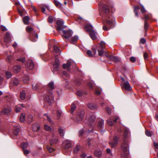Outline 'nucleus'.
I'll return each instance as SVG.
<instances>
[{
	"label": "nucleus",
	"mask_w": 158,
	"mask_h": 158,
	"mask_svg": "<svg viewBox=\"0 0 158 158\" xmlns=\"http://www.w3.org/2000/svg\"><path fill=\"white\" fill-rule=\"evenodd\" d=\"M87 106L88 108L92 110H95L98 108L97 106L93 104L89 103L88 104Z\"/></svg>",
	"instance_id": "19"
},
{
	"label": "nucleus",
	"mask_w": 158,
	"mask_h": 158,
	"mask_svg": "<svg viewBox=\"0 0 158 158\" xmlns=\"http://www.w3.org/2000/svg\"><path fill=\"white\" fill-rule=\"evenodd\" d=\"M143 57L144 59L146 60H147L148 57V54L146 52H145L143 54Z\"/></svg>",
	"instance_id": "61"
},
{
	"label": "nucleus",
	"mask_w": 158,
	"mask_h": 158,
	"mask_svg": "<svg viewBox=\"0 0 158 158\" xmlns=\"http://www.w3.org/2000/svg\"><path fill=\"white\" fill-rule=\"evenodd\" d=\"M11 37L10 34L7 32L5 37L4 40L5 43H7L10 41Z\"/></svg>",
	"instance_id": "17"
},
{
	"label": "nucleus",
	"mask_w": 158,
	"mask_h": 158,
	"mask_svg": "<svg viewBox=\"0 0 158 158\" xmlns=\"http://www.w3.org/2000/svg\"><path fill=\"white\" fill-rule=\"evenodd\" d=\"M154 146L155 148L158 149V143L156 142L154 143Z\"/></svg>",
	"instance_id": "64"
},
{
	"label": "nucleus",
	"mask_w": 158,
	"mask_h": 158,
	"mask_svg": "<svg viewBox=\"0 0 158 158\" xmlns=\"http://www.w3.org/2000/svg\"><path fill=\"white\" fill-rule=\"evenodd\" d=\"M85 27L89 32V34L91 38L94 40L96 39L97 34L94 30L92 29L93 26L90 24H87Z\"/></svg>",
	"instance_id": "4"
},
{
	"label": "nucleus",
	"mask_w": 158,
	"mask_h": 158,
	"mask_svg": "<svg viewBox=\"0 0 158 158\" xmlns=\"http://www.w3.org/2000/svg\"><path fill=\"white\" fill-rule=\"evenodd\" d=\"M26 31L28 32L30 35V40L33 42H35L38 38V35L35 33V31L33 28L29 26L26 27Z\"/></svg>",
	"instance_id": "3"
},
{
	"label": "nucleus",
	"mask_w": 158,
	"mask_h": 158,
	"mask_svg": "<svg viewBox=\"0 0 158 158\" xmlns=\"http://www.w3.org/2000/svg\"><path fill=\"white\" fill-rule=\"evenodd\" d=\"M140 42L142 44H144L146 42V40L144 38H142L141 39Z\"/></svg>",
	"instance_id": "62"
},
{
	"label": "nucleus",
	"mask_w": 158,
	"mask_h": 158,
	"mask_svg": "<svg viewBox=\"0 0 158 158\" xmlns=\"http://www.w3.org/2000/svg\"><path fill=\"white\" fill-rule=\"evenodd\" d=\"M121 150L124 152L123 154L125 155H127L128 154V143L126 139H123V141L121 146Z\"/></svg>",
	"instance_id": "5"
},
{
	"label": "nucleus",
	"mask_w": 158,
	"mask_h": 158,
	"mask_svg": "<svg viewBox=\"0 0 158 158\" xmlns=\"http://www.w3.org/2000/svg\"><path fill=\"white\" fill-rule=\"evenodd\" d=\"M28 146V143L26 142H23L21 143V147L23 149L26 148Z\"/></svg>",
	"instance_id": "45"
},
{
	"label": "nucleus",
	"mask_w": 158,
	"mask_h": 158,
	"mask_svg": "<svg viewBox=\"0 0 158 158\" xmlns=\"http://www.w3.org/2000/svg\"><path fill=\"white\" fill-rule=\"evenodd\" d=\"M129 132V131L127 129H125L124 131V139H125V138H126L128 135V134Z\"/></svg>",
	"instance_id": "49"
},
{
	"label": "nucleus",
	"mask_w": 158,
	"mask_h": 158,
	"mask_svg": "<svg viewBox=\"0 0 158 158\" xmlns=\"http://www.w3.org/2000/svg\"><path fill=\"white\" fill-rule=\"evenodd\" d=\"M17 60L20 61L22 63H24L26 61L25 57H20L19 58H17Z\"/></svg>",
	"instance_id": "46"
},
{
	"label": "nucleus",
	"mask_w": 158,
	"mask_h": 158,
	"mask_svg": "<svg viewBox=\"0 0 158 158\" xmlns=\"http://www.w3.org/2000/svg\"><path fill=\"white\" fill-rule=\"evenodd\" d=\"M148 27V22L147 21L145 20L144 21V29L145 31H146L147 30Z\"/></svg>",
	"instance_id": "52"
},
{
	"label": "nucleus",
	"mask_w": 158,
	"mask_h": 158,
	"mask_svg": "<svg viewBox=\"0 0 158 158\" xmlns=\"http://www.w3.org/2000/svg\"><path fill=\"white\" fill-rule=\"evenodd\" d=\"M118 118V117H116L114 119H113V118H110L107 120V123L109 125L112 126L116 122Z\"/></svg>",
	"instance_id": "15"
},
{
	"label": "nucleus",
	"mask_w": 158,
	"mask_h": 158,
	"mask_svg": "<svg viewBox=\"0 0 158 158\" xmlns=\"http://www.w3.org/2000/svg\"><path fill=\"white\" fill-rule=\"evenodd\" d=\"M29 19V17L27 16H26L23 18V20L24 24L27 25L28 24Z\"/></svg>",
	"instance_id": "27"
},
{
	"label": "nucleus",
	"mask_w": 158,
	"mask_h": 158,
	"mask_svg": "<svg viewBox=\"0 0 158 158\" xmlns=\"http://www.w3.org/2000/svg\"><path fill=\"white\" fill-rule=\"evenodd\" d=\"M64 24V21L62 19H60L56 21V24L57 26L56 27L57 30L60 32L63 30L64 29L63 24Z\"/></svg>",
	"instance_id": "6"
},
{
	"label": "nucleus",
	"mask_w": 158,
	"mask_h": 158,
	"mask_svg": "<svg viewBox=\"0 0 158 158\" xmlns=\"http://www.w3.org/2000/svg\"><path fill=\"white\" fill-rule=\"evenodd\" d=\"M10 111V109L9 108H6L4 109L2 111V112L4 113L5 114H9Z\"/></svg>",
	"instance_id": "38"
},
{
	"label": "nucleus",
	"mask_w": 158,
	"mask_h": 158,
	"mask_svg": "<svg viewBox=\"0 0 158 158\" xmlns=\"http://www.w3.org/2000/svg\"><path fill=\"white\" fill-rule=\"evenodd\" d=\"M6 76L7 78L9 79L11 77L12 74L10 72L7 71L6 72Z\"/></svg>",
	"instance_id": "48"
},
{
	"label": "nucleus",
	"mask_w": 158,
	"mask_h": 158,
	"mask_svg": "<svg viewBox=\"0 0 158 158\" xmlns=\"http://www.w3.org/2000/svg\"><path fill=\"white\" fill-rule=\"evenodd\" d=\"M56 116L57 119H59L61 117V112L59 109H57L56 110Z\"/></svg>",
	"instance_id": "33"
},
{
	"label": "nucleus",
	"mask_w": 158,
	"mask_h": 158,
	"mask_svg": "<svg viewBox=\"0 0 158 158\" xmlns=\"http://www.w3.org/2000/svg\"><path fill=\"white\" fill-rule=\"evenodd\" d=\"M84 116V112L83 111L77 112L75 117L74 120L77 123H80L83 118Z\"/></svg>",
	"instance_id": "7"
},
{
	"label": "nucleus",
	"mask_w": 158,
	"mask_h": 158,
	"mask_svg": "<svg viewBox=\"0 0 158 158\" xmlns=\"http://www.w3.org/2000/svg\"><path fill=\"white\" fill-rule=\"evenodd\" d=\"M10 83L13 84L15 85H17L19 83V80L16 78H13L12 79Z\"/></svg>",
	"instance_id": "20"
},
{
	"label": "nucleus",
	"mask_w": 158,
	"mask_h": 158,
	"mask_svg": "<svg viewBox=\"0 0 158 158\" xmlns=\"http://www.w3.org/2000/svg\"><path fill=\"white\" fill-rule=\"evenodd\" d=\"M47 148L49 152H52L54 151V149L49 146H47Z\"/></svg>",
	"instance_id": "55"
},
{
	"label": "nucleus",
	"mask_w": 158,
	"mask_h": 158,
	"mask_svg": "<svg viewBox=\"0 0 158 158\" xmlns=\"http://www.w3.org/2000/svg\"><path fill=\"white\" fill-rule=\"evenodd\" d=\"M20 131L19 128L17 127H15L13 129V136L12 137L13 139H16L19 138L18 134Z\"/></svg>",
	"instance_id": "10"
},
{
	"label": "nucleus",
	"mask_w": 158,
	"mask_h": 158,
	"mask_svg": "<svg viewBox=\"0 0 158 158\" xmlns=\"http://www.w3.org/2000/svg\"><path fill=\"white\" fill-rule=\"evenodd\" d=\"M122 88L123 89H125L128 91H131L132 89V88L128 81H126L123 83Z\"/></svg>",
	"instance_id": "13"
},
{
	"label": "nucleus",
	"mask_w": 158,
	"mask_h": 158,
	"mask_svg": "<svg viewBox=\"0 0 158 158\" xmlns=\"http://www.w3.org/2000/svg\"><path fill=\"white\" fill-rule=\"evenodd\" d=\"M118 138L116 136H114L113 139L109 142V144L111 147H114L118 143Z\"/></svg>",
	"instance_id": "12"
},
{
	"label": "nucleus",
	"mask_w": 158,
	"mask_h": 158,
	"mask_svg": "<svg viewBox=\"0 0 158 158\" xmlns=\"http://www.w3.org/2000/svg\"><path fill=\"white\" fill-rule=\"evenodd\" d=\"M54 49L55 52L56 53H60V50L57 46H54Z\"/></svg>",
	"instance_id": "51"
},
{
	"label": "nucleus",
	"mask_w": 158,
	"mask_h": 158,
	"mask_svg": "<svg viewBox=\"0 0 158 158\" xmlns=\"http://www.w3.org/2000/svg\"><path fill=\"white\" fill-rule=\"evenodd\" d=\"M130 60L132 63H134L136 61V58L135 57L132 56L130 58Z\"/></svg>",
	"instance_id": "59"
},
{
	"label": "nucleus",
	"mask_w": 158,
	"mask_h": 158,
	"mask_svg": "<svg viewBox=\"0 0 158 158\" xmlns=\"http://www.w3.org/2000/svg\"><path fill=\"white\" fill-rule=\"evenodd\" d=\"M23 107V104H21L20 105H18L16 107L15 110L16 112H18L20 111V109L21 108Z\"/></svg>",
	"instance_id": "32"
},
{
	"label": "nucleus",
	"mask_w": 158,
	"mask_h": 158,
	"mask_svg": "<svg viewBox=\"0 0 158 158\" xmlns=\"http://www.w3.org/2000/svg\"><path fill=\"white\" fill-rule=\"evenodd\" d=\"M54 83L51 81L48 85L47 92L44 98V100L48 102L49 104H51L53 102L54 98L51 91L54 89Z\"/></svg>",
	"instance_id": "2"
},
{
	"label": "nucleus",
	"mask_w": 158,
	"mask_h": 158,
	"mask_svg": "<svg viewBox=\"0 0 158 158\" xmlns=\"http://www.w3.org/2000/svg\"><path fill=\"white\" fill-rule=\"evenodd\" d=\"M76 106L75 104L73 103H72L71 106V109L70 111V113L71 114H72L75 110L76 108Z\"/></svg>",
	"instance_id": "35"
},
{
	"label": "nucleus",
	"mask_w": 158,
	"mask_h": 158,
	"mask_svg": "<svg viewBox=\"0 0 158 158\" xmlns=\"http://www.w3.org/2000/svg\"><path fill=\"white\" fill-rule=\"evenodd\" d=\"M44 128L46 131H52V128L51 127L46 124L44 125Z\"/></svg>",
	"instance_id": "37"
},
{
	"label": "nucleus",
	"mask_w": 158,
	"mask_h": 158,
	"mask_svg": "<svg viewBox=\"0 0 158 158\" xmlns=\"http://www.w3.org/2000/svg\"><path fill=\"white\" fill-rule=\"evenodd\" d=\"M87 53L88 55V56L90 57H92L93 55L92 54V52L89 50H88L87 51Z\"/></svg>",
	"instance_id": "57"
},
{
	"label": "nucleus",
	"mask_w": 158,
	"mask_h": 158,
	"mask_svg": "<svg viewBox=\"0 0 158 158\" xmlns=\"http://www.w3.org/2000/svg\"><path fill=\"white\" fill-rule=\"evenodd\" d=\"M77 94L80 96H82L85 94H86V93L85 92H84L81 91H79L77 92Z\"/></svg>",
	"instance_id": "41"
},
{
	"label": "nucleus",
	"mask_w": 158,
	"mask_h": 158,
	"mask_svg": "<svg viewBox=\"0 0 158 158\" xmlns=\"http://www.w3.org/2000/svg\"><path fill=\"white\" fill-rule=\"evenodd\" d=\"M25 98V94L24 91H22L20 92V98L22 100H23Z\"/></svg>",
	"instance_id": "29"
},
{
	"label": "nucleus",
	"mask_w": 158,
	"mask_h": 158,
	"mask_svg": "<svg viewBox=\"0 0 158 158\" xmlns=\"http://www.w3.org/2000/svg\"><path fill=\"white\" fill-rule=\"evenodd\" d=\"M44 118L45 119H47L48 121H49L50 123L53 124V122L52 120L51 117L49 116L47 114H46L44 115Z\"/></svg>",
	"instance_id": "24"
},
{
	"label": "nucleus",
	"mask_w": 158,
	"mask_h": 158,
	"mask_svg": "<svg viewBox=\"0 0 158 158\" xmlns=\"http://www.w3.org/2000/svg\"><path fill=\"white\" fill-rule=\"evenodd\" d=\"M105 46V43L103 42H101L100 44H98V48H99L100 49H103L104 48Z\"/></svg>",
	"instance_id": "30"
},
{
	"label": "nucleus",
	"mask_w": 158,
	"mask_h": 158,
	"mask_svg": "<svg viewBox=\"0 0 158 158\" xmlns=\"http://www.w3.org/2000/svg\"><path fill=\"white\" fill-rule=\"evenodd\" d=\"M81 147L79 145H77L73 149V152L75 153H77L80 149Z\"/></svg>",
	"instance_id": "36"
},
{
	"label": "nucleus",
	"mask_w": 158,
	"mask_h": 158,
	"mask_svg": "<svg viewBox=\"0 0 158 158\" xmlns=\"http://www.w3.org/2000/svg\"><path fill=\"white\" fill-rule=\"evenodd\" d=\"M102 8L104 13L102 17L103 24V29L105 31H107L114 27L115 19L114 17L109 14V10L108 6L104 5Z\"/></svg>",
	"instance_id": "1"
},
{
	"label": "nucleus",
	"mask_w": 158,
	"mask_h": 158,
	"mask_svg": "<svg viewBox=\"0 0 158 158\" xmlns=\"http://www.w3.org/2000/svg\"><path fill=\"white\" fill-rule=\"evenodd\" d=\"M40 86L39 84H36L33 85V89L35 90H37L38 89H39Z\"/></svg>",
	"instance_id": "47"
},
{
	"label": "nucleus",
	"mask_w": 158,
	"mask_h": 158,
	"mask_svg": "<svg viewBox=\"0 0 158 158\" xmlns=\"http://www.w3.org/2000/svg\"><path fill=\"white\" fill-rule=\"evenodd\" d=\"M110 60L115 62H117L119 61V59L118 57L113 56H112L110 57Z\"/></svg>",
	"instance_id": "31"
},
{
	"label": "nucleus",
	"mask_w": 158,
	"mask_h": 158,
	"mask_svg": "<svg viewBox=\"0 0 158 158\" xmlns=\"http://www.w3.org/2000/svg\"><path fill=\"white\" fill-rule=\"evenodd\" d=\"M104 121L102 119L99 120L98 125V127L99 128L101 129L104 127Z\"/></svg>",
	"instance_id": "26"
},
{
	"label": "nucleus",
	"mask_w": 158,
	"mask_h": 158,
	"mask_svg": "<svg viewBox=\"0 0 158 158\" xmlns=\"http://www.w3.org/2000/svg\"><path fill=\"white\" fill-rule=\"evenodd\" d=\"M63 146L64 149H69L72 146L71 141L69 140H65L63 142Z\"/></svg>",
	"instance_id": "11"
},
{
	"label": "nucleus",
	"mask_w": 158,
	"mask_h": 158,
	"mask_svg": "<svg viewBox=\"0 0 158 158\" xmlns=\"http://www.w3.org/2000/svg\"><path fill=\"white\" fill-rule=\"evenodd\" d=\"M4 86V81L3 78L0 76V88H2Z\"/></svg>",
	"instance_id": "34"
},
{
	"label": "nucleus",
	"mask_w": 158,
	"mask_h": 158,
	"mask_svg": "<svg viewBox=\"0 0 158 158\" xmlns=\"http://www.w3.org/2000/svg\"><path fill=\"white\" fill-rule=\"evenodd\" d=\"M29 81V77L28 76H26L23 78V81L24 83L27 84Z\"/></svg>",
	"instance_id": "40"
},
{
	"label": "nucleus",
	"mask_w": 158,
	"mask_h": 158,
	"mask_svg": "<svg viewBox=\"0 0 158 158\" xmlns=\"http://www.w3.org/2000/svg\"><path fill=\"white\" fill-rule=\"evenodd\" d=\"M106 151L108 154H110V155H112V153L111 152V150L110 148L107 149Z\"/></svg>",
	"instance_id": "63"
},
{
	"label": "nucleus",
	"mask_w": 158,
	"mask_h": 158,
	"mask_svg": "<svg viewBox=\"0 0 158 158\" xmlns=\"http://www.w3.org/2000/svg\"><path fill=\"white\" fill-rule=\"evenodd\" d=\"M48 22L50 23H52L53 21V18L52 16H49L48 19Z\"/></svg>",
	"instance_id": "58"
},
{
	"label": "nucleus",
	"mask_w": 158,
	"mask_h": 158,
	"mask_svg": "<svg viewBox=\"0 0 158 158\" xmlns=\"http://www.w3.org/2000/svg\"><path fill=\"white\" fill-rule=\"evenodd\" d=\"M139 9V8L137 6H135L134 9V12L135 13V15L136 16L138 17V13L137 12L138 10Z\"/></svg>",
	"instance_id": "43"
},
{
	"label": "nucleus",
	"mask_w": 158,
	"mask_h": 158,
	"mask_svg": "<svg viewBox=\"0 0 158 158\" xmlns=\"http://www.w3.org/2000/svg\"><path fill=\"white\" fill-rule=\"evenodd\" d=\"M71 65V62H68L66 64H64L63 65V67L64 69H66L68 71H69Z\"/></svg>",
	"instance_id": "18"
},
{
	"label": "nucleus",
	"mask_w": 158,
	"mask_h": 158,
	"mask_svg": "<svg viewBox=\"0 0 158 158\" xmlns=\"http://www.w3.org/2000/svg\"><path fill=\"white\" fill-rule=\"evenodd\" d=\"M40 129V126L38 124L35 123L32 126L33 130L34 131H38Z\"/></svg>",
	"instance_id": "22"
},
{
	"label": "nucleus",
	"mask_w": 158,
	"mask_h": 158,
	"mask_svg": "<svg viewBox=\"0 0 158 158\" xmlns=\"http://www.w3.org/2000/svg\"><path fill=\"white\" fill-rule=\"evenodd\" d=\"M54 3L56 6H61L62 4L56 0L54 1Z\"/></svg>",
	"instance_id": "53"
},
{
	"label": "nucleus",
	"mask_w": 158,
	"mask_h": 158,
	"mask_svg": "<svg viewBox=\"0 0 158 158\" xmlns=\"http://www.w3.org/2000/svg\"><path fill=\"white\" fill-rule=\"evenodd\" d=\"M20 119L22 122H24L25 121V115L23 113L21 115Z\"/></svg>",
	"instance_id": "42"
},
{
	"label": "nucleus",
	"mask_w": 158,
	"mask_h": 158,
	"mask_svg": "<svg viewBox=\"0 0 158 158\" xmlns=\"http://www.w3.org/2000/svg\"><path fill=\"white\" fill-rule=\"evenodd\" d=\"M23 151L24 155L26 156H27L30 153V151L27 149H23Z\"/></svg>",
	"instance_id": "56"
},
{
	"label": "nucleus",
	"mask_w": 158,
	"mask_h": 158,
	"mask_svg": "<svg viewBox=\"0 0 158 158\" xmlns=\"http://www.w3.org/2000/svg\"><path fill=\"white\" fill-rule=\"evenodd\" d=\"M102 49H100L99 48H98V55L99 56H101L103 54L104 52Z\"/></svg>",
	"instance_id": "50"
},
{
	"label": "nucleus",
	"mask_w": 158,
	"mask_h": 158,
	"mask_svg": "<svg viewBox=\"0 0 158 158\" xmlns=\"http://www.w3.org/2000/svg\"><path fill=\"white\" fill-rule=\"evenodd\" d=\"M60 62L59 60L56 57L55 58V62H54L53 66L55 70L57 71L58 70Z\"/></svg>",
	"instance_id": "14"
},
{
	"label": "nucleus",
	"mask_w": 158,
	"mask_h": 158,
	"mask_svg": "<svg viewBox=\"0 0 158 158\" xmlns=\"http://www.w3.org/2000/svg\"><path fill=\"white\" fill-rule=\"evenodd\" d=\"M145 134L148 137H150L152 135L151 132L147 130L146 131Z\"/></svg>",
	"instance_id": "60"
},
{
	"label": "nucleus",
	"mask_w": 158,
	"mask_h": 158,
	"mask_svg": "<svg viewBox=\"0 0 158 158\" xmlns=\"http://www.w3.org/2000/svg\"><path fill=\"white\" fill-rule=\"evenodd\" d=\"M87 118L88 121V123L89 125H91L92 123L94 122L95 119V117L94 115H92L90 116H87Z\"/></svg>",
	"instance_id": "16"
},
{
	"label": "nucleus",
	"mask_w": 158,
	"mask_h": 158,
	"mask_svg": "<svg viewBox=\"0 0 158 158\" xmlns=\"http://www.w3.org/2000/svg\"><path fill=\"white\" fill-rule=\"evenodd\" d=\"M59 141L58 139L57 138H54L50 140V143L51 145H54L55 143H58Z\"/></svg>",
	"instance_id": "25"
},
{
	"label": "nucleus",
	"mask_w": 158,
	"mask_h": 158,
	"mask_svg": "<svg viewBox=\"0 0 158 158\" xmlns=\"http://www.w3.org/2000/svg\"><path fill=\"white\" fill-rule=\"evenodd\" d=\"M94 154L96 156L99 157L101 156L102 152L100 149H98L95 151Z\"/></svg>",
	"instance_id": "23"
},
{
	"label": "nucleus",
	"mask_w": 158,
	"mask_h": 158,
	"mask_svg": "<svg viewBox=\"0 0 158 158\" xmlns=\"http://www.w3.org/2000/svg\"><path fill=\"white\" fill-rule=\"evenodd\" d=\"M32 121V115H29L28 118V123H31Z\"/></svg>",
	"instance_id": "54"
},
{
	"label": "nucleus",
	"mask_w": 158,
	"mask_h": 158,
	"mask_svg": "<svg viewBox=\"0 0 158 158\" xmlns=\"http://www.w3.org/2000/svg\"><path fill=\"white\" fill-rule=\"evenodd\" d=\"M14 60L13 57L11 56H7L6 58V61L9 63L11 62Z\"/></svg>",
	"instance_id": "39"
},
{
	"label": "nucleus",
	"mask_w": 158,
	"mask_h": 158,
	"mask_svg": "<svg viewBox=\"0 0 158 158\" xmlns=\"http://www.w3.org/2000/svg\"><path fill=\"white\" fill-rule=\"evenodd\" d=\"M78 37L77 36L75 35L72 38V40L71 43L72 44H74L75 43L77 40Z\"/></svg>",
	"instance_id": "28"
},
{
	"label": "nucleus",
	"mask_w": 158,
	"mask_h": 158,
	"mask_svg": "<svg viewBox=\"0 0 158 158\" xmlns=\"http://www.w3.org/2000/svg\"><path fill=\"white\" fill-rule=\"evenodd\" d=\"M34 67V64L31 60L29 59L27 61L26 68L27 71L32 69Z\"/></svg>",
	"instance_id": "8"
},
{
	"label": "nucleus",
	"mask_w": 158,
	"mask_h": 158,
	"mask_svg": "<svg viewBox=\"0 0 158 158\" xmlns=\"http://www.w3.org/2000/svg\"><path fill=\"white\" fill-rule=\"evenodd\" d=\"M21 68V66L19 65L15 66L13 68V71L15 73H17L20 71Z\"/></svg>",
	"instance_id": "21"
},
{
	"label": "nucleus",
	"mask_w": 158,
	"mask_h": 158,
	"mask_svg": "<svg viewBox=\"0 0 158 158\" xmlns=\"http://www.w3.org/2000/svg\"><path fill=\"white\" fill-rule=\"evenodd\" d=\"M59 132L60 136H63L64 135V133L63 130L60 127L59 129Z\"/></svg>",
	"instance_id": "44"
},
{
	"label": "nucleus",
	"mask_w": 158,
	"mask_h": 158,
	"mask_svg": "<svg viewBox=\"0 0 158 158\" xmlns=\"http://www.w3.org/2000/svg\"><path fill=\"white\" fill-rule=\"evenodd\" d=\"M62 31L63 34V36L65 38L69 39L72 35L73 32L71 31L63 30Z\"/></svg>",
	"instance_id": "9"
}]
</instances>
